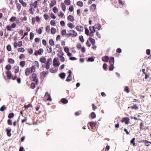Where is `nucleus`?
Returning <instances> with one entry per match:
<instances>
[{
  "mask_svg": "<svg viewBox=\"0 0 151 151\" xmlns=\"http://www.w3.org/2000/svg\"><path fill=\"white\" fill-rule=\"evenodd\" d=\"M33 63L34 64L33 65L36 67L37 68H38L39 67V64L37 61H35Z\"/></svg>",
  "mask_w": 151,
  "mask_h": 151,
  "instance_id": "2f4dec72",
  "label": "nucleus"
},
{
  "mask_svg": "<svg viewBox=\"0 0 151 151\" xmlns=\"http://www.w3.org/2000/svg\"><path fill=\"white\" fill-rule=\"evenodd\" d=\"M40 20V18L38 16H37L36 18L32 17V24H34L36 22V20L37 22H39Z\"/></svg>",
  "mask_w": 151,
  "mask_h": 151,
  "instance_id": "7ed1b4c3",
  "label": "nucleus"
},
{
  "mask_svg": "<svg viewBox=\"0 0 151 151\" xmlns=\"http://www.w3.org/2000/svg\"><path fill=\"white\" fill-rule=\"evenodd\" d=\"M59 76L61 79H64L65 76V74L64 73H62L59 74Z\"/></svg>",
  "mask_w": 151,
  "mask_h": 151,
  "instance_id": "a211bd4d",
  "label": "nucleus"
},
{
  "mask_svg": "<svg viewBox=\"0 0 151 151\" xmlns=\"http://www.w3.org/2000/svg\"><path fill=\"white\" fill-rule=\"evenodd\" d=\"M95 27H92L91 26H90L89 28V29L90 30V31H91V32L92 31H93L94 32H95L96 31L95 30Z\"/></svg>",
  "mask_w": 151,
  "mask_h": 151,
  "instance_id": "8fccbe9b",
  "label": "nucleus"
},
{
  "mask_svg": "<svg viewBox=\"0 0 151 151\" xmlns=\"http://www.w3.org/2000/svg\"><path fill=\"white\" fill-rule=\"evenodd\" d=\"M76 29L78 31L80 32L83 31V27L80 25L77 26L76 27Z\"/></svg>",
  "mask_w": 151,
  "mask_h": 151,
  "instance_id": "1a4fd4ad",
  "label": "nucleus"
},
{
  "mask_svg": "<svg viewBox=\"0 0 151 151\" xmlns=\"http://www.w3.org/2000/svg\"><path fill=\"white\" fill-rule=\"evenodd\" d=\"M64 3L67 5H70V0H65Z\"/></svg>",
  "mask_w": 151,
  "mask_h": 151,
  "instance_id": "c03bdc74",
  "label": "nucleus"
},
{
  "mask_svg": "<svg viewBox=\"0 0 151 151\" xmlns=\"http://www.w3.org/2000/svg\"><path fill=\"white\" fill-rule=\"evenodd\" d=\"M101 27V25L100 24H97L96 25V28H97L99 30Z\"/></svg>",
  "mask_w": 151,
  "mask_h": 151,
  "instance_id": "052dcab7",
  "label": "nucleus"
},
{
  "mask_svg": "<svg viewBox=\"0 0 151 151\" xmlns=\"http://www.w3.org/2000/svg\"><path fill=\"white\" fill-rule=\"evenodd\" d=\"M94 60V59L92 57H90L88 59V61L89 62H93Z\"/></svg>",
  "mask_w": 151,
  "mask_h": 151,
  "instance_id": "680f3d73",
  "label": "nucleus"
},
{
  "mask_svg": "<svg viewBox=\"0 0 151 151\" xmlns=\"http://www.w3.org/2000/svg\"><path fill=\"white\" fill-rule=\"evenodd\" d=\"M7 107L5 105H3L0 108V111H4L6 109Z\"/></svg>",
  "mask_w": 151,
  "mask_h": 151,
  "instance_id": "f704fd0d",
  "label": "nucleus"
},
{
  "mask_svg": "<svg viewBox=\"0 0 151 151\" xmlns=\"http://www.w3.org/2000/svg\"><path fill=\"white\" fill-rule=\"evenodd\" d=\"M16 19L15 17H12L10 19L9 21L10 22H13L16 20Z\"/></svg>",
  "mask_w": 151,
  "mask_h": 151,
  "instance_id": "e433bc0d",
  "label": "nucleus"
},
{
  "mask_svg": "<svg viewBox=\"0 0 151 151\" xmlns=\"http://www.w3.org/2000/svg\"><path fill=\"white\" fill-rule=\"evenodd\" d=\"M8 62L9 63L12 64H13L15 63L14 60L11 58H8Z\"/></svg>",
  "mask_w": 151,
  "mask_h": 151,
  "instance_id": "7c9ffc66",
  "label": "nucleus"
},
{
  "mask_svg": "<svg viewBox=\"0 0 151 151\" xmlns=\"http://www.w3.org/2000/svg\"><path fill=\"white\" fill-rule=\"evenodd\" d=\"M14 116V113H12L9 114L8 116V117L9 119H11L13 118Z\"/></svg>",
  "mask_w": 151,
  "mask_h": 151,
  "instance_id": "ea45409f",
  "label": "nucleus"
},
{
  "mask_svg": "<svg viewBox=\"0 0 151 151\" xmlns=\"http://www.w3.org/2000/svg\"><path fill=\"white\" fill-rule=\"evenodd\" d=\"M19 2L22 4V5L24 7H26L27 4L26 2H24L23 0H19Z\"/></svg>",
  "mask_w": 151,
  "mask_h": 151,
  "instance_id": "6ab92c4d",
  "label": "nucleus"
},
{
  "mask_svg": "<svg viewBox=\"0 0 151 151\" xmlns=\"http://www.w3.org/2000/svg\"><path fill=\"white\" fill-rule=\"evenodd\" d=\"M89 40L90 42H91L92 45H94L95 43V41L94 39H93L91 37L89 38Z\"/></svg>",
  "mask_w": 151,
  "mask_h": 151,
  "instance_id": "5701e85b",
  "label": "nucleus"
},
{
  "mask_svg": "<svg viewBox=\"0 0 151 151\" xmlns=\"http://www.w3.org/2000/svg\"><path fill=\"white\" fill-rule=\"evenodd\" d=\"M19 64L22 67H23L26 64L25 62L24 61H21L19 63Z\"/></svg>",
  "mask_w": 151,
  "mask_h": 151,
  "instance_id": "cd10ccee",
  "label": "nucleus"
},
{
  "mask_svg": "<svg viewBox=\"0 0 151 151\" xmlns=\"http://www.w3.org/2000/svg\"><path fill=\"white\" fill-rule=\"evenodd\" d=\"M83 4V3L81 1H78L77 3V5L80 7H82Z\"/></svg>",
  "mask_w": 151,
  "mask_h": 151,
  "instance_id": "72a5a7b5",
  "label": "nucleus"
},
{
  "mask_svg": "<svg viewBox=\"0 0 151 151\" xmlns=\"http://www.w3.org/2000/svg\"><path fill=\"white\" fill-rule=\"evenodd\" d=\"M79 39L82 42H83L84 41V39L83 38V36L82 35H81L79 36Z\"/></svg>",
  "mask_w": 151,
  "mask_h": 151,
  "instance_id": "37998d69",
  "label": "nucleus"
},
{
  "mask_svg": "<svg viewBox=\"0 0 151 151\" xmlns=\"http://www.w3.org/2000/svg\"><path fill=\"white\" fill-rule=\"evenodd\" d=\"M49 43L52 46L54 45V42L52 39H50L49 40Z\"/></svg>",
  "mask_w": 151,
  "mask_h": 151,
  "instance_id": "a19ab883",
  "label": "nucleus"
},
{
  "mask_svg": "<svg viewBox=\"0 0 151 151\" xmlns=\"http://www.w3.org/2000/svg\"><path fill=\"white\" fill-rule=\"evenodd\" d=\"M43 29V27H41L38 30L36 29V30L39 34H41L42 33V29Z\"/></svg>",
  "mask_w": 151,
  "mask_h": 151,
  "instance_id": "412c9836",
  "label": "nucleus"
},
{
  "mask_svg": "<svg viewBox=\"0 0 151 151\" xmlns=\"http://www.w3.org/2000/svg\"><path fill=\"white\" fill-rule=\"evenodd\" d=\"M58 58H55L53 60V65L55 67H58L59 66L60 63L59 61H58Z\"/></svg>",
  "mask_w": 151,
  "mask_h": 151,
  "instance_id": "20e7f679",
  "label": "nucleus"
},
{
  "mask_svg": "<svg viewBox=\"0 0 151 151\" xmlns=\"http://www.w3.org/2000/svg\"><path fill=\"white\" fill-rule=\"evenodd\" d=\"M14 73H18L19 71V67L18 66H16L14 67Z\"/></svg>",
  "mask_w": 151,
  "mask_h": 151,
  "instance_id": "393cba45",
  "label": "nucleus"
},
{
  "mask_svg": "<svg viewBox=\"0 0 151 151\" xmlns=\"http://www.w3.org/2000/svg\"><path fill=\"white\" fill-rule=\"evenodd\" d=\"M61 7L62 8V10L65 12L66 9V6L63 3H62L61 5Z\"/></svg>",
  "mask_w": 151,
  "mask_h": 151,
  "instance_id": "473e14b6",
  "label": "nucleus"
},
{
  "mask_svg": "<svg viewBox=\"0 0 151 151\" xmlns=\"http://www.w3.org/2000/svg\"><path fill=\"white\" fill-rule=\"evenodd\" d=\"M30 79L36 83L37 85L38 83V80L37 78V74L35 73H33L32 75L29 77Z\"/></svg>",
  "mask_w": 151,
  "mask_h": 151,
  "instance_id": "f257e3e1",
  "label": "nucleus"
},
{
  "mask_svg": "<svg viewBox=\"0 0 151 151\" xmlns=\"http://www.w3.org/2000/svg\"><path fill=\"white\" fill-rule=\"evenodd\" d=\"M30 68L31 69L32 71V72H34L35 70L36 66H34V65H33L32 67Z\"/></svg>",
  "mask_w": 151,
  "mask_h": 151,
  "instance_id": "603ef678",
  "label": "nucleus"
},
{
  "mask_svg": "<svg viewBox=\"0 0 151 151\" xmlns=\"http://www.w3.org/2000/svg\"><path fill=\"white\" fill-rule=\"evenodd\" d=\"M6 49L7 50L9 51H10L12 50V47L11 45H8Z\"/></svg>",
  "mask_w": 151,
  "mask_h": 151,
  "instance_id": "49530a36",
  "label": "nucleus"
},
{
  "mask_svg": "<svg viewBox=\"0 0 151 151\" xmlns=\"http://www.w3.org/2000/svg\"><path fill=\"white\" fill-rule=\"evenodd\" d=\"M96 5L95 4H92L91 6V9L92 11L93 12L96 9Z\"/></svg>",
  "mask_w": 151,
  "mask_h": 151,
  "instance_id": "a878e982",
  "label": "nucleus"
},
{
  "mask_svg": "<svg viewBox=\"0 0 151 151\" xmlns=\"http://www.w3.org/2000/svg\"><path fill=\"white\" fill-rule=\"evenodd\" d=\"M124 90L127 93H129V88H128V86H126L125 87Z\"/></svg>",
  "mask_w": 151,
  "mask_h": 151,
  "instance_id": "5fc2aeb1",
  "label": "nucleus"
},
{
  "mask_svg": "<svg viewBox=\"0 0 151 151\" xmlns=\"http://www.w3.org/2000/svg\"><path fill=\"white\" fill-rule=\"evenodd\" d=\"M130 108L132 109H135V110L138 109V107L136 106V104H135L133 106H131Z\"/></svg>",
  "mask_w": 151,
  "mask_h": 151,
  "instance_id": "09e8293b",
  "label": "nucleus"
},
{
  "mask_svg": "<svg viewBox=\"0 0 151 151\" xmlns=\"http://www.w3.org/2000/svg\"><path fill=\"white\" fill-rule=\"evenodd\" d=\"M6 131L7 132V135L8 137H10L12 135L11 133V129H6Z\"/></svg>",
  "mask_w": 151,
  "mask_h": 151,
  "instance_id": "f3484780",
  "label": "nucleus"
},
{
  "mask_svg": "<svg viewBox=\"0 0 151 151\" xmlns=\"http://www.w3.org/2000/svg\"><path fill=\"white\" fill-rule=\"evenodd\" d=\"M27 51L28 53L30 54H32L33 52V50L31 48L28 49Z\"/></svg>",
  "mask_w": 151,
  "mask_h": 151,
  "instance_id": "de8ad7c7",
  "label": "nucleus"
},
{
  "mask_svg": "<svg viewBox=\"0 0 151 151\" xmlns=\"http://www.w3.org/2000/svg\"><path fill=\"white\" fill-rule=\"evenodd\" d=\"M6 74H7V77L9 79L11 78L12 75L10 71H7L6 73Z\"/></svg>",
  "mask_w": 151,
  "mask_h": 151,
  "instance_id": "f8f14e48",
  "label": "nucleus"
},
{
  "mask_svg": "<svg viewBox=\"0 0 151 151\" xmlns=\"http://www.w3.org/2000/svg\"><path fill=\"white\" fill-rule=\"evenodd\" d=\"M89 123L91 127H95L96 124V122H91Z\"/></svg>",
  "mask_w": 151,
  "mask_h": 151,
  "instance_id": "a18cd8bd",
  "label": "nucleus"
},
{
  "mask_svg": "<svg viewBox=\"0 0 151 151\" xmlns=\"http://www.w3.org/2000/svg\"><path fill=\"white\" fill-rule=\"evenodd\" d=\"M32 72L30 68H27L25 70V74L27 76H28L30 73H32Z\"/></svg>",
  "mask_w": 151,
  "mask_h": 151,
  "instance_id": "423d86ee",
  "label": "nucleus"
},
{
  "mask_svg": "<svg viewBox=\"0 0 151 151\" xmlns=\"http://www.w3.org/2000/svg\"><path fill=\"white\" fill-rule=\"evenodd\" d=\"M17 50L19 52H25V50L23 47H20Z\"/></svg>",
  "mask_w": 151,
  "mask_h": 151,
  "instance_id": "4be33fe9",
  "label": "nucleus"
},
{
  "mask_svg": "<svg viewBox=\"0 0 151 151\" xmlns=\"http://www.w3.org/2000/svg\"><path fill=\"white\" fill-rule=\"evenodd\" d=\"M58 70V68L54 67L50 69V71L52 73H56L57 71Z\"/></svg>",
  "mask_w": 151,
  "mask_h": 151,
  "instance_id": "4468645a",
  "label": "nucleus"
},
{
  "mask_svg": "<svg viewBox=\"0 0 151 151\" xmlns=\"http://www.w3.org/2000/svg\"><path fill=\"white\" fill-rule=\"evenodd\" d=\"M129 119L128 117H124L123 119V120L122 122H125V124H128L129 123Z\"/></svg>",
  "mask_w": 151,
  "mask_h": 151,
  "instance_id": "6e6552de",
  "label": "nucleus"
},
{
  "mask_svg": "<svg viewBox=\"0 0 151 151\" xmlns=\"http://www.w3.org/2000/svg\"><path fill=\"white\" fill-rule=\"evenodd\" d=\"M12 68V66L9 64L7 65L5 67V68L8 70V71H9V70H11Z\"/></svg>",
  "mask_w": 151,
  "mask_h": 151,
  "instance_id": "4c0bfd02",
  "label": "nucleus"
},
{
  "mask_svg": "<svg viewBox=\"0 0 151 151\" xmlns=\"http://www.w3.org/2000/svg\"><path fill=\"white\" fill-rule=\"evenodd\" d=\"M34 37V33L31 32L30 34V40H32Z\"/></svg>",
  "mask_w": 151,
  "mask_h": 151,
  "instance_id": "3c124183",
  "label": "nucleus"
},
{
  "mask_svg": "<svg viewBox=\"0 0 151 151\" xmlns=\"http://www.w3.org/2000/svg\"><path fill=\"white\" fill-rule=\"evenodd\" d=\"M25 57V55L23 54H21L19 56V59L21 60L22 59L24 58Z\"/></svg>",
  "mask_w": 151,
  "mask_h": 151,
  "instance_id": "bf43d9fd",
  "label": "nucleus"
},
{
  "mask_svg": "<svg viewBox=\"0 0 151 151\" xmlns=\"http://www.w3.org/2000/svg\"><path fill=\"white\" fill-rule=\"evenodd\" d=\"M38 3L37 1H35L32 4H31L30 6L33 7H34L35 9L37 8V7Z\"/></svg>",
  "mask_w": 151,
  "mask_h": 151,
  "instance_id": "9b49d317",
  "label": "nucleus"
},
{
  "mask_svg": "<svg viewBox=\"0 0 151 151\" xmlns=\"http://www.w3.org/2000/svg\"><path fill=\"white\" fill-rule=\"evenodd\" d=\"M16 6L18 9V12H20L21 10V5L19 3H17L16 4Z\"/></svg>",
  "mask_w": 151,
  "mask_h": 151,
  "instance_id": "bb28decb",
  "label": "nucleus"
},
{
  "mask_svg": "<svg viewBox=\"0 0 151 151\" xmlns=\"http://www.w3.org/2000/svg\"><path fill=\"white\" fill-rule=\"evenodd\" d=\"M69 33L66 34V36L67 37H69L72 36L73 37H75L77 35V32L73 29L70 30L69 31Z\"/></svg>",
  "mask_w": 151,
  "mask_h": 151,
  "instance_id": "f03ea898",
  "label": "nucleus"
},
{
  "mask_svg": "<svg viewBox=\"0 0 151 151\" xmlns=\"http://www.w3.org/2000/svg\"><path fill=\"white\" fill-rule=\"evenodd\" d=\"M135 140V138H133L130 141V143L132 144L134 146L135 145V143H134Z\"/></svg>",
  "mask_w": 151,
  "mask_h": 151,
  "instance_id": "864d4df0",
  "label": "nucleus"
},
{
  "mask_svg": "<svg viewBox=\"0 0 151 151\" xmlns=\"http://www.w3.org/2000/svg\"><path fill=\"white\" fill-rule=\"evenodd\" d=\"M8 124L9 125H12V124L11 120L9 119L7 121Z\"/></svg>",
  "mask_w": 151,
  "mask_h": 151,
  "instance_id": "774afa93",
  "label": "nucleus"
},
{
  "mask_svg": "<svg viewBox=\"0 0 151 151\" xmlns=\"http://www.w3.org/2000/svg\"><path fill=\"white\" fill-rule=\"evenodd\" d=\"M32 105L31 104H28L27 105H26L24 106V107L26 109H28V108L30 107H32Z\"/></svg>",
  "mask_w": 151,
  "mask_h": 151,
  "instance_id": "6e6d98bb",
  "label": "nucleus"
},
{
  "mask_svg": "<svg viewBox=\"0 0 151 151\" xmlns=\"http://www.w3.org/2000/svg\"><path fill=\"white\" fill-rule=\"evenodd\" d=\"M67 19L69 21L71 22H73L74 19V17L73 16L71 15H69L67 17Z\"/></svg>",
  "mask_w": 151,
  "mask_h": 151,
  "instance_id": "ddd939ff",
  "label": "nucleus"
},
{
  "mask_svg": "<svg viewBox=\"0 0 151 151\" xmlns=\"http://www.w3.org/2000/svg\"><path fill=\"white\" fill-rule=\"evenodd\" d=\"M29 11L31 14H34V9H33V8L32 6H30V8L29 10Z\"/></svg>",
  "mask_w": 151,
  "mask_h": 151,
  "instance_id": "79ce46f5",
  "label": "nucleus"
},
{
  "mask_svg": "<svg viewBox=\"0 0 151 151\" xmlns=\"http://www.w3.org/2000/svg\"><path fill=\"white\" fill-rule=\"evenodd\" d=\"M46 73L45 71L41 72L40 73V78L42 79H44L46 77Z\"/></svg>",
  "mask_w": 151,
  "mask_h": 151,
  "instance_id": "0eeeda50",
  "label": "nucleus"
},
{
  "mask_svg": "<svg viewBox=\"0 0 151 151\" xmlns=\"http://www.w3.org/2000/svg\"><path fill=\"white\" fill-rule=\"evenodd\" d=\"M43 52V49H40L36 51L34 53V55L37 56L38 55H42V53Z\"/></svg>",
  "mask_w": 151,
  "mask_h": 151,
  "instance_id": "39448f33",
  "label": "nucleus"
},
{
  "mask_svg": "<svg viewBox=\"0 0 151 151\" xmlns=\"http://www.w3.org/2000/svg\"><path fill=\"white\" fill-rule=\"evenodd\" d=\"M48 98L47 100L48 101H52V99L51 97V96L50 94L48 93Z\"/></svg>",
  "mask_w": 151,
  "mask_h": 151,
  "instance_id": "338daca9",
  "label": "nucleus"
},
{
  "mask_svg": "<svg viewBox=\"0 0 151 151\" xmlns=\"http://www.w3.org/2000/svg\"><path fill=\"white\" fill-rule=\"evenodd\" d=\"M11 26L12 28H14L17 26V24L15 23H13L12 24Z\"/></svg>",
  "mask_w": 151,
  "mask_h": 151,
  "instance_id": "69168bd1",
  "label": "nucleus"
},
{
  "mask_svg": "<svg viewBox=\"0 0 151 151\" xmlns=\"http://www.w3.org/2000/svg\"><path fill=\"white\" fill-rule=\"evenodd\" d=\"M60 56L59 58L61 62H63L65 61V58L63 56L64 55L63 53L62 52H60Z\"/></svg>",
  "mask_w": 151,
  "mask_h": 151,
  "instance_id": "9d476101",
  "label": "nucleus"
},
{
  "mask_svg": "<svg viewBox=\"0 0 151 151\" xmlns=\"http://www.w3.org/2000/svg\"><path fill=\"white\" fill-rule=\"evenodd\" d=\"M51 32L52 34H54L56 32V29L54 27H52L51 29Z\"/></svg>",
  "mask_w": 151,
  "mask_h": 151,
  "instance_id": "c85d7f7f",
  "label": "nucleus"
},
{
  "mask_svg": "<svg viewBox=\"0 0 151 151\" xmlns=\"http://www.w3.org/2000/svg\"><path fill=\"white\" fill-rule=\"evenodd\" d=\"M6 28L8 31H11L12 30V27L10 25H7L6 27Z\"/></svg>",
  "mask_w": 151,
  "mask_h": 151,
  "instance_id": "c9c22d12",
  "label": "nucleus"
},
{
  "mask_svg": "<svg viewBox=\"0 0 151 151\" xmlns=\"http://www.w3.org/2000/svg\"><path fill=\"white\" fill-rule=\"evenodd\" d=\"M40 61L42 63H45L46 61V59L45 57H42L40 58Z\"/></svg>",
  "mask_w": 151,
  "mask_h": 151,
  "instance_id": "aec40b11",
  "label": "nucleus"
},
{
  "mask_svg": "<svg viewBox=\"0 0 151 151\" xmlns=\"http://www.w3.org/2000/svg\"><path fill=\"white\" fill-rule=\"evenodd\" d=\"M61 102L64 104H66L68 103V101L65 98H63L61 100Z\"/></svg>",
  "mask_w": 151,
  "mask_h": 151,
  "instance_id": "58836bf2",
  "label": "nucleus"
},
{
  "mask_svg": "<svg viewBox=\"0 0 151 151\" xmlns=\"http://www.w3.org/2000/svg\"><path fill=\"white\" fill-rule=\"evenodd\" d=\"M56 4V1L55 0H52L50 4L51 7H53Z\"/></svg>",
  "mask_w": 151,
  "mask_h": 151,
  "instance_id": "b1692460",
  "label": "nucleus"
},
{
  "mask_svg": "<svg viewBox=\"0 0 151 151\" xmlns=\"http://www.w3.org/2000/svg\"><path fill=\"white\" fill-rule=\"evenodd\" d=\"M62 35H66V30L65 29H63L62 31Z\"/></svg>",
  "mask_w": 151,
  "mask_h": 151,
  "instance_id": "0e129e2a",
  "label": "nucleus"
},
{
  "mask_svg": "<svg viewBox=\"0 0 151 151\" xmlns=\"http://www.w3.org/2000/svg\"><path fill=\"white\" fill-rule=\"evenodd\" d=\"M76 47L78 50H79L82 47V46L80 44L78 43L77 44Z\"/></svg>",
  "mask_w": 151,
  "mask_h": 151,
  "instance_id": "e2e57ef3",
  "label": "nucleus"
},
{
  "mask_svg": "<svg viewBox=\"0 0 151 151\" xmlns=\"http://www.w3.org/2000/svg\"><path fill=\"white\" fill-rule=\"evenodd\" d=\"M114 58L113 57H111L109 63L110 65H114Z\"/></svg>",
  "mask_w": 151,
  "mask_h": 151,
  "instance_id": "dca6fc26",
  "label": "nucleus"
},
{
  "mask_svg": "<svg viewBox=\"0 0 151 151\" xmlns=\"http://www.w3.org/2000/svg\"><path fill=\"white\" fill-rule=\"evenodd\" d=\"M109 59V57L105 56L103 57L102 58V60L105 62H107Z\"/></svg>",
  "mask_w": 151,
  "mask_h": 151,
  "instance_id": "2eb2a0df",
  "label": "nucleus"
},
{
  "mask_svg": "<svg viewBox=\"0 0 151 151\" xmlns=\"http://www.w3.org/2000/svg\"><path fill=\"white\" fill-rule=\"evenodd\" d=\"M58 9H57L56 7H54L53 8V11L55 13H56L58 12Z\"/></svg>",
  "mask_w": 151,
  "mask_h": 151,
  "instance_id": "4d7b16f0",
  "label": "nucleus"
},
{
  "mask_svg": "<svg viewBox=\"0 0 151 151\" xmlns=\"http://www.w3.org/2000/svg\"><path fill=\"white\" fill-rule=\"evenodd\" d=\"M67 26L71 29H72L74 27L73 24L70 22L68 23L67 24Z\"/></svg>",
  "mask_w": 151,
  "mask_h": 151,
  "instance_id": "c756f323",
  "label": "nucleus"
},
{
  "mask_svg": "<svg viewBox=\"0 0 151 151\" xmlns=\"http://www.w3.org/2000/svg\"><path fill=\"white\" fill-rule=\"evenodd\" d=\"M91 116L92 118H94L96 117V114L94 112H92L91 114Z\"/></svg>",
  "mask_w": 151,
  "mask_h": 151,
  "instance_id": "13d9d810",
  "label": "nucleus"
}]
</instances>
